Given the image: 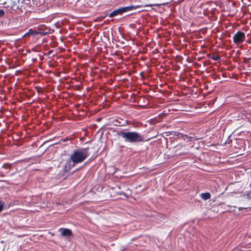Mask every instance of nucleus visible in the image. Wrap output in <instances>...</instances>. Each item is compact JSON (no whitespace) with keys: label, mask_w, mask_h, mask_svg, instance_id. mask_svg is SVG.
Wrapping results in <instances>:
<instances>
[{"label":"nucleus","mask_w":251,"mask_h":251,"mask_svg":"<svg viewBox=\"0 0 251 251\" xmlns=\"http://www.w3.org/2000/svg\"><path fill=\"white\" fill-rule=\"evenodd\" d=\"M89 155L87 149H81L74 151L70 160L65 166L66 170H69L76 164L83 162Z\"/></svg>","instance_id":"obj_1"},{"label":"nucleus","mask_w":251,"mask_h":251,"mask_svg":"<svg viewBox=\"0 0 251 251\" xmlns=\"http://www.w3.org/2000/svg\"><path fill=\"white\" fill-rule=\"evenodd\" d=\"M38 33V32L36 31L29 30V32L25 34V36H35Z\"/></svg>","instance_id":"obj_6"},{"label":"nucleus","mask_w":251,"mask_h":251,"mask_svg":"<svg viewBox=\"0 0 251 251\" xmlns=\"http://www.w3.org/2000/svg\"><path fill=\"white\" fill-rule=\"evenodd\" d=\"M137 7V6H127V7H123V8L118 9L116 10H114L112 12H111L109 15V17H113L116 15L121 14L123 12H125L132 10L133 9H135Z\"/></svg>","instance_id":"obj_3"},{"label":"nucleus","mask_w":251,"mask_h":251,"mask_svg":"<svg viewBox=\"0 0 251 251\" xmlns=\"http://www.w3.org/2000/svg\"><path fill=\"white\" fill-rule=\"evenodd\" d=\"M245 39V34L241 31L235 33L233 37L234 43L237 45L242 43Z\"/></svg>","instance_id":"obj_4"},{"label":"nucleus","mask_w":251,"mask_h":251,"mask_svg":"<svg viewBox=\"0 0 251 251\" xmlns=\"http://www.w3.org/2000/svg\"><path fill=\"white\" fill-rule=\"evenodd\" d=\"M60 230H62V235L64 236H70L72 235V231L70 229L68 228L62 229H60Z\"/></svg>","instance_id":"obj_5"},{"label":"nucleus","mask_w":251,"mask_h":251,"mask_svg":"<svg viewBox=\"0 0 251 251\" xmlns=\"http://www.w3.org/2000/svg\"><path fill=\"white\" fill-rule=\"evenodd\" d=\"M201 197L203 200H206L210 198V194L209 193H202Z\"/></svg>","instance_id":"obj_7"},{"label":"nucleus","mask_w":251,"mask_h":251,"mask_svg":"<svg viewBox=\"0 0 251 251\" xmlns=\"http://www.w3.org/2000/svg\"><path fill=\"white\" fill-rule=\"evenodd\" d=\"M119 135L125 139V141L130 143L142 142L144 140L142 136L135 132H122L119 133Z\"/></svg>","instance_id":"obj_2"},{"label":"nucleus","mask_w":251,"mask_h":251,"mask_svg":"<svg viewBox=\"0 0 251 251\" xmlns=\"http://www.w3.org/2000/svg\"><path fill=\"white\" fill-rule=\"evenodd\" d=\"M3 203L0 201V212L3 209Z\"/></svg>","instance_id":"obj_8"},{"label":"nucleus","mask_w":251,"mask_h":251,"mask_svg":"<svg viewBox=\"0 0 251 251\" xmlns=\"http://www.w3.org/2000/svg\"><path fill=\"white\" fill-rule=\"evenodd\" d=\"M213 59L214 60H218V57H217H217H215L213 58Z\"/></svg>","instance_id":"obj_10"},{"label":"nucleus","mask_w":251,"mask_h":251,"mask_svg":"<svg viewBox=\"0 0 251 251\" xmlns=\"http://www.w3.org/2000/svg\"><path fill=\"white\" fill-rule=\"evenodd\" d=\"M4 14V12L3 10H0V16H2Z\"/></svg>","instance_id":"obj_9"}]
</instances>
